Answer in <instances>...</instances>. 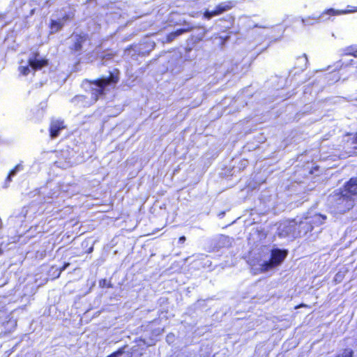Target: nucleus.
<instances>
[{
	"label": "nucleus",
	"mask_w": 357,
	"mask_h": 357,
	"mask_svg": "<svg viewBox=\"0 0 357 357\" xmlns=\"http://www.w3.org/2000/svg\"><path fill=\"white\" fill-rule=\"evenodd\" d=\"M107 287H112V284H108V285H107Z\"/></svg>",
	"instance_id": "nucleus-29"
},
{
	"label": "nucleus",
	"mask_w": 357,
	"mask_h": 357,
	"mask_svg": "<svg viewBox=\"0 0 357 357\" xmlns=\"http://www.w3.org/2000/svg\"><path fill=\"white\" fill-rule=\"evenodd\" d=\"M319 169V167L318 165H315L309 171V174H312L314 171H318Z\"/></svg>",
	"instance_id": "nucleus-23"
},
{
	"label": "nucleus",
	"mask_w": 357,
	"mask_h": 357,
	"mask_svg": "<svg viewBox=\"0 0 357 357\" xmlns=\"http://www.w3.org/2000/svg\"><path fill=\"white\" fill-rule=\"evenodd\" d=\"M185 241V237L184 236H181L178 238V243H183Z\"/></svg>",
	"instance_id": "nucleus-26"
},
{
	"label": "nucleus",
	"mask_w": 357,
	"mask_h": 357,
	"mask_svg": "<svg viewBox=\"0 0 357 357\" xmlns=\"http://www.w3.org/2000/svg\"><path fill=\"white\" fill-rule=\"evenodd\" d=\"M219 38H220V45L222 46V45H225V42L229 38V36H224V37L223 36H220Z\"/></svg>",
	"instance_id": "nucleus-22"
},
{
	"label": "nucleus",
	"mask_w": 357,
	"mask_h": 357,
	"mask_svg": "<svg viewBox=\"0 0 357 357\" xmlns=\"http://www.w3.org/2000/svg\"><path fill=\"white\" fill-rule=\"evenodd\" d=\"M287 254L288 252L286 250L275 248L271 250L270 259L278 266L284 261Z\"/></svg>",
	"instance_id": "nucleus-9"
},
{
	"label": "nucleus",
	"mask_w": 357,
	"mask_h": 357,
	"mask_svg": "<svg viewBox=\"0 0 357 357\" xmlns=\"http://www.w3.org/2000/svg\"><path fill=\"white\" fill-rule=\"evenodd\" d=\"M66 128L65 122L63 119H52L50 123L49 132L52 139L57 137L60 132Z\"/></svg>",
	"instance_id": "nucleus-6"
},
{
	"label": "nucleus",
	"mask_w": 357,
	"mask_h": 357,
	"mask_svg": "<svg viewBox=\"0 0 357 357\" xmlns=\"http://www.w3.org/2000/svg\"><path fill=\"white\" fill-rule=\"evenodd\" d=\"M70 266V263L68 262H66L63 264V266L61 267H60L59 268V272H58V274H57V277H59L60 275V274L64 271L66 270L68 266Z\"/></svg>",
	"instance_id": "nucleus-20"
},
{
	"label": "nucleus",
	"mask_w": 357,
	"mask_h": 357,
	"mask_svg": "<svg viewBox=\"0 0 357 357\" xmlns=\"http://www.w3.org/2000/svg\"><path fill=\"white\" fill-rule=\"evenodd\" d=\"M18 168V166H16L14 169H13L8 174L6 180L10 181V178L13 175L15 174L16 169Z\"/></svg>",
	"instance_id": "nucleus-21"
},
{
	"label": "nucleus",
	"mask_w": 357,
	"mask_h": 357,
	"mask_svg": "<svg viewBox=\"0 0 357 357\" xmlns=\"http://www.w3.org/2000/svg\"><path fill=\"white\" fill-rule=\"evenodd\" d=\"M236 6V2L234 1H227L218 3L213 10H206L203 13L204 18L210 20L215 16L220 15L225 12L230 10Z\"/></svg>",
	"instance_id": "nucleus-5"
},
{
	"label": "nucleus",
	"mask_w": 357,
	"mask_h": 357,
	"mask_svg": "<svg viewBox=\"0 0 357 357\" xmlns=\"http://www.w3.org/2000/svg\"><path fill=\"white\" fill-rule=\"evenodd\" d=\"M346 55L352 56L355 58H357V45H350L346 49Z\"/></svg>",
	"instance_id": "nucleus-15"
},
{
	"label": "nucleus",
	"mask_w": 357,
	"mask_h": 357,
	"mask_svg": "<svg viewBox=\"0 0 357 357\" xmlns=\"http://www.w3.org/2000/svg\"><path fill=\"white\" fill-rule=\"evenodd\" d=\"M16 322L12 319L0 321V338L12 333L16 328Z\"/></svg>",
	"instance_id": "nucleus-8"
},
{
	"label": "nucleus",
	"mask_w": 357,
	"mask_h": 357,
	"mask_svg": "<svg viewBox=\"0 0 357 357\" xmlns=\"http://www.w3.org/2000/svg\"><path fill=\"white\" fill-rule=\"evenodd\" d=\"M74 40L69 47L71 54L80 55L82 52L85 43H90V36L86 33H78L73 34Z\"/></svg>",
	"instance_id": "nucleus-4"
},
{
	"label": "nucleus",
	"mask_w": 357,
	"mask_h": 357,
	"mask_svg": "<svg viewBox=\"0 0 357 357\" xmlns=\"http://www.w3.org/2000/svg\"><path fill=\"white\" fill-rule=\"evenodd\" d=\"M116 55V53L114 52H111L109 53L104 54L101 56L102 59H112Z\"/></svg>",
	"instance_id": "nucleus-19"
},
{
	"label": "nucleus",
	"mask_w": 357,
	"mask_h": 357,
	"mask_svg": "<svg viewBox=\"0 0 357 357\" xmlns=\"http://www.w3.org/2000/svg\"><path fill=\"white\" fill-rule=\"evenodd\" d=\"M340 78V68H334L324 74V79L328 84L336 83Z\"/></svg>",
	"instance_id": "nucleus-10"
},
{
	"label": "nucleus",
	"mask_w": 357,
	"mask_h": 357,
	"mask_svg": "<svg viewBox=\"0 0 357 357\" xmlns=\"http://www.w3.org/2000/svg\"><path fill=\"white\" fill-rule=\"evenodd\" d=\"M357 11V8L354 9H349V10H335L333 8H329L327 9L325 11V13L329 15H344L349 13H354Z\"/></svg>",
	"instance_id": "nucleus-12"
},
{
	"label": "nucleus",
	"mask_w": 357,
	"mask_h": 357,
	"mask_svg": "<svg viewBox=\"0 0 357 357\" xmlns=\"http://www.w3.org/2000/svg\"><path fill=\"white\" fill-rule=\"evenodd\" d=\"M326 219V215L317 213L310 218L305 217L298 222L294 220L291 225V233L294 238H301L308 234L311 235L314 229L323 225Z\"/></svg>",
	"instance_id": "nucleus-3"
},
{
	"label": "nucleus",
	"mask_w": 357,
	"mask_h": 357,
	"mask_svg": "<svg viewBox=\"0 0 357 357\" xmlns=\"http://www.w3.org/2000/svg\"><path fill=\"white\" fill-rule=\"evenodd\" d=\"M63 26V23L59 20H52L50 22V29L51 30V33L58 32Z\"/></svg>",
	"instance_id": "nucleus-13"
},
{
	"label": "nucleus",
	"mask_w": 357,
	"mask_h": 357,
	"mask_svg": "<svg viewBox=\"0 0 357 357\" xmlns=\"http://www.w3.org/2000/svg\"><path fill=\"white\" fill-rule=\"evenodd\" d=\"M120 79V71L117 68H114L109 72L107 77H101L96 79H86L85 82L90 86L94 85L95 87L90 88L91 100L97 102L100 97L104 96L107 86L114 87Z\"/></svg>",
	"instance_id": "nucleus-2"
},
{
	"label": "nucleus",
	"mask_w": 357,
	"mask_h": 357,
	"mask_svg": "<svg viewBox=\"0 0 357 357\" xmlns=\"http://www.w3.org/2000/svg\"><path fill=\"white\" fill-rule=\"evenodd\" d=\"M275 267H276L275 264L269 259L268 261H265L260 265L259 269L261 273H264Z\"/></svg>",
	"instance_id": "nucleus-14"
},
{
	"label": "nucleus",
	"mask_w": 357,
	"mask_h": 357,
	"mask_svg": "<svg viewBox=\"0 0 357 357\" xmlns=\"http://www.w3.org/2000/svg\"><path fill=\"white\" fill-rule=\"evenodd\" d=\"M30 70L28 66H24V75H26L29 73Z\"/></svg>",
	"instance_id": "nucleus-25"
},
{
	"label": "nucleus",
	"mask_w": 357,
	"mask_h": 357,
	"mask_svg": "<svg viewBox=\"0 0 357 357\" xmlns=\"http://www.w3.org/2000/svg\"><path fill=\"white\" fill-rule=\"evenodd\" d=\"M335 357H354V351L351 349H344L342 354H337Z\"/></svg>",
	"instance_id": "nucleus-18"
},
{
	"label": "nucleus",
	"mask_w": 357,
	"mask_h": 357,
	"mask_svg": "<svg viewBox=\"0 0 357 357\" xmlns=\"http://www.w3.org/2000/svg\"><path fill=\"white\" fill-rule=\"evenodd\" d=\"M92 250H93V248H91L89 249V252H91V251H92Z\"/></svg>",
	"instance_id": "nucleus-28"
},
{
	"label": "nucleus",
	"mask_w": 357,
	"mask_h": 357,
	"mask_svg": "<svg viewBox=\"0 0 357 357\" xmlns=\"http://www.w3.org/2000/svg\"><path fill=\"white\" fill-rule=\"evenodd\" d=\"M29 66H30L33 70H39L49 65V61L45 58H40L38 53L33 54V55L28 60Z\"/></svg>",
	"instance_id": "nucleus-7"
},
{
	"label": "nucleus",
	"mask_w": 357,
	"mask_h": 357,
	"mask_svg": "<svg viewBox=\"0 0 357 357\" xmlns=\"http://www.w3.org/2000/svg\"><path fill=\"white\" fill-rule=\"evenodd\" d=\"M127 347V345H124L120 348H119L116 351H114L107 357H119L122 354H124L125 349Z\"/></svg>",
	"instance_id": "nucleus-17"
},
{
	"label": "nucleus",
	"mask_w": 357,
	"mask_h": 357,
	"mask_svg": "<svg viewBox=\"0 0 357 357\" xmlns=\"http://www.w3.org/2000/svg\"><path fill=\"white\" fill-rule=\"evenodd\" d=\"M345 136L351 137L350 143L354 145V149L357 150V131L354 133L352 132H347Z\"/></svg>",
	"instance_id": "nucleus-16"
},
{
	"label": "nucleus",
	"mask_w": 357,
	"mask_h": 357,
	"mask_svg": "<svg viewBox=\"0 0 357 357\" xmlns=\"http://www.w3.org/2000/svg\"><path fill=\"white\" fill-rule=\"evenodd\" d=\"M300 307H307V308H310V306L306 305V304H305V303H301V304L296 305L295 307V309H298V308H300Z\"/></svg>",
	"instance_id": "nucleus-24"
},
{
	"label": "nucleus",
	"mask_w": 357,
	"mask_h": 357,
	"mask_svg": "<svg viewBox=\"0 0 357 357\" xmlns=\"http://www.w3.org/2000/svg\"><path fill=\"white\" fill-rule=\"evenodd\" d=\"M357 197V177H351L344 185L333 192V201L340 213L351 210Z\"/></svg>",
	"instance_id": "nucleus-1"
},
{
	"label": "nucleus",
	"mask_w": 357,
	"mask_h": 357,
	"mask_svg": "<svg viewBox=\"0 0 357 357\" xmlns=\"http://www.w3.org/2000/svg\"><path fill=\"white\" fill-rule=\"evenodd\" d=\"M193 29L192 26H188L186 28L178 29L174 31L169 33L165 37V42L169 43L176 39L180 35L189 32Z\"/></svg>",
	"instance_id": "nucleus-11"
},
{
	"label": "nucleus",
	"mask_w": 357,
	"mask_h": 357,
	"mask_svg": "<svg viewBox=\"0 0 357 357\" xmlns=\"http://www.w3.org/2000/svg\"><path fill=\"white\" fill-rule=\"evenodd\" d=\"M102 282L103 283H105V282H106V280H105V279L102 280L100 282V285H101V282Z\"/></svg>",
	"instance_id": "nucleus-27"
}]
</instances>
